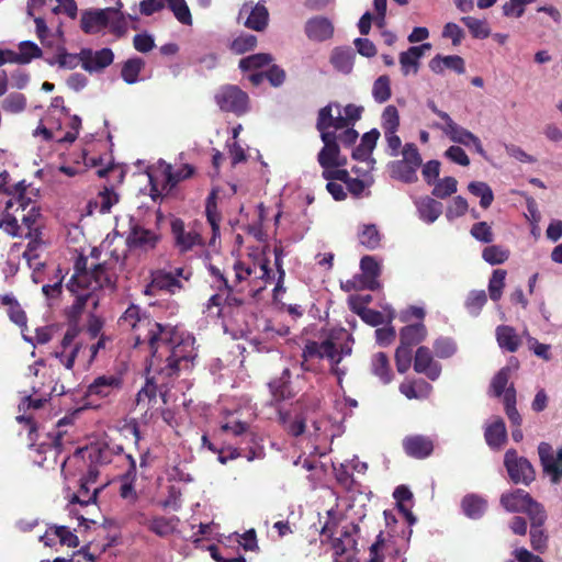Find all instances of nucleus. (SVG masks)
Wrapping results in <instances>:
<instances>
[{
  "instance_id": "nucleus-1",
  "label": "nucleus",
  "mask_w": 562,
  "mask_h": 562,
  "mask_svg": "<svg viewBox=\"0 0 562 562\" xmlns=\"http://www.w3.org/2000/svg\"><path fill=\"white\" fill-rule=\"evenodd\" d=\"M119 324L133 330L135 346H148L151 353L149 369L158 376L171 380L193 366L198 353L192 335L158 323L135 304L125 310Z\"/></svg>"
},
{
  "instance_id": "nucleus-2",
  "label": "nucleus",
  "mask_w": 562,
  "mask_h": 562,
  "mask_svg": "<svg viewBox=\"0 0 562 562\" xmlns=\"http://www.w3.org/2000/svg\"><path fill=\"white\" fill-rule=\"evenodd\" d=\"M38 191L30 189L24 180L14 184V193L5 202V209L0 218V229L12 237L33 238L40 236L36 226L41 216L37 202Z\"/></svg>"
},
{
  "instance_id": "nucleus-3",
  "label": "nucleus",
  "mask_w": 562,
  "mask_h": 562,
  "mask_svg": "<svg viewBox=\"0 0 562 562\" xmlns=\"http://www.w3.org/2000/svg\"><path fill=\"white\" fill-rule=\"evenodd\" d=\"M88 336L83 333V328L79 324L67 325L66 333L60 341V351L55 352V357L59 359L60 363L68 370L74 368L76 359L82 355L85 356L89 345L87 344Z\"/></svg>"
},
{
  "instance_id": "nucleus-4",
  "label": "nucleus",
  "mask_w": 562,
  "mask_h": 562,
  "mask_svg": "<svg viewBox=\"0 0 562 562\" xmlns=\"http://www.w3.org/2000/svg\"><path fill=\"white\" fill-rule=\"evenodd\" d=\"M234 270V280L229 282L225 271L221 270L218 267L214 265L209 266V272L211 277L217 282V289L220 291L226 290L227 292H233L238 284L244 281H250V283L255 284L254 277L257 274V263H246L245 261L237 260L233 265Z\"/></svg>"
},
{
  "instance_id": "nucleus-5",
  "label": "nucleus",
  "mask_w": 562,
  "mask_h": 562,
  "mask_svg": "<svg viewBox=\"0 0 562 562\" xmlns=\"http://www.w3.org/2000/svg\"><path fill=\"white\" fill-rule=\"evenodd\" d=\"M504 467L515 484L530 485L536 480V470L530 461L518 456L515 449H508L504 456Z\"/></svg>"
},
{
  "instance_id": "nucleus-6",
  "label": "nucleus",
  "mask_w": 562,
  "mask_h": 562,
  "mask_svg": "<svg viewBox=\"0 0 562 562\" xmlns=\"http://www.w3.org/2000/svg\"><path fill=\"white\" fill-rule=\"evenodd\" d=\"M501 505L509 513H522L532 517L537 510H546L544 506L537 502L527 491L516 488L503 493L499 498Z\"/></svg>"
},
{
  "instance_id": "nucleus-7",
  "label": "nucleus",
  "mask_w": 562,
  "mask_h": 562,
  "mask_svg": "<svg viewBox=\"0 0 562 562\" xmlns=\"http://www.w3.org/2000/svg\"><path fill=\"white\" fill-rule=\"evenodd\" d=\"M215 102L224 112H232L237 116L243 115L248 109V95L239 87L225 85L218 89Z\"/></svg>"
},
{
  "instance_id": "nucleus-8",
  "label": "nucleus",
  "mask_w": 562,
  "mask_h": 562,
  "mask_svg": "<svg viewBox=\"0 0 562 562\" xmlns=\"http://www.w3.org/2000/svg\"><path fill=\"white\" fill-rule=\"evenodd\" d=\"M122 387L123 379L121 375H99L88 385L85 397L89 405H93V397L98 400H108L116 395Z\"/></svg>"
},
{
  "instance_id": "nucleus-9",
  "label": "nucleus",
  "mask_w": 562,
  "mask_h": 562,
  "mask_svg": "<svg viewBox=\"0 0 562 562\" xmlns=\"http://www.w3.org/2000/svg\"><path fill=\"white\" fill-rule=\"evenodd\" d=\"M160 240L161 234L159 232L135 223L131 225L126 237V245L131 250L148 252L154 250Z\"/></svg>"
},
{
  "instance_id": "nucleus-10",
  "label": "nucleus",
  "mask_w": 562,
  "mask_h": 562,
  "mask_svg": "<svg viewBox=\"0 0 562 562\" xmlns=\"http://www.w3.org/2000/svg\"><path fill=\"white\" fill-rule=\"evenodd\" d=\"M538 454L542 471L550 477L551 483L558 484L562 479V448L554 454V450L549 442H540Z\"/></svg>"
},
{
  "instance_id": "nucleus-11",
  "label": "nucleus",
  "mask_w": 562,
  "mask_h": 562,
  "mask_svg": "<svg viewBox=\"0 0 562 562\" xmlns=\"http://www.w3.org/2000/svg\"><path fill=\"white\" fill-rule=\"evenodd\" d=\"M170 228L175 239V246L181 254L192 250L195 246L203 245L201 234L193 227L187 228L181 218H173L170 223Z\"/></svg>"
},
{
  "instance_id": "nucleus-12",
  "label": "nucleus",
  "mask_w": 562,
  "mask_h": 562,
  "mask_svg": "<svg viewBox=\"0 0 562 562\" xmlns=\"http://www.w3.org/2000/svg\"><path fill=\"white\" fill-rule=\"evenodd\" d=\"M80 56L81 67L90 74L103 71L114 60V53L108 47L97 52H93L91 48H82Z\"/></svg>"
},
{
  "instance_id": "nucleus-13",
  "label": "nucleus",
  "mask_w": 562,
  "mask_h": 562,
  "mask_svg": "<svg viewBox=\"0 0 562 562\" xmlns=\"http://www.w3.org/2000/svg\"><path fill=\"white\" fill-rule=\"evenodd\" d=\"M548 519L547 510H537L530 520V546L532 550L539 553H544L549 544V535L544 528Z\"/></svg>"
},
{
  "instance_id": "nucleus-14",
  "label": "nucleus",
  "mask_w": 562,
  "mask_h": 562,
  "mask_svg": "<svg viewBox=\"0 0 562 562\" xmlns=\"http://www.w3.org/2000/svg\"><path fill=\"white\" fill-rule=\"evenodd\" d=\"M136 519L139 525L145 526L150 532L160 538H166L172 535L179 524V518L177 516L166 517L157 515L147 517L145 514L140 513L137 515Z\"/></svg>"
},
{
  "instance_id": "nucleus-15",
  "label": "nucleus",
  "mask_w": 562,
  "mask_h": 562,
  "mask_svg": "<svg viewBox=\"0 0 562 562\" xmlns=\"http://www.w3.org/2000/svg\"><path fill=\"white\" fill-rule=\"evenodd\" d=\"M414 371L436 381L441 374V364L435 361L431 350L426 346L417 348L414 357Z\"/></svg>"
},
{
  "instance_id": "nucleus-16",
  "label": "nucleus",
  "mask_w": 562,
  "mask_h": 562,
  "mask_svg": "<svg viewBox=\"0 0 562 562\" xmlns=\"http://www.w3.org/2000/svg\"><path fill=\"white\" fill-rule=\"evenodd\" d=\"M239 15H247L245 26L250 30L261 32L268 25L269 12L265 3L261 1L256 4H252V2L244 3L239 11Z\"/></svg>"
},
{
  "instance_id": "nucleus-17",
  "label": "nucleus",
  "mask_w": 562,
  "mask_h": 562,
  "mask_svg": "<svg viewBox=\"0 0 562 562\" xmlns=\"http://www.w3.org/2000/svg\"><path fill=\"white\" fill-rule=\"evenodd\" d=\"M403 449L408 457L425 459L434 451V441L424 435H412L403 439Z\"/></svg>"
},
{
  "instance_id": "nucleus-18",
  "label": "nucleus",
  "mask_w": 562,
  "mask_h": 562,
  "mask_svg": "<svg viewBox=\"0 0 562 562\" xmlns=\"http://www.w3.org/2000/svg\"><path fill=\"white\" fill-rule=\"evenodd\" d=\"M305 34L311 41L324 42L333 37L334 25L325 16H314L305 23Z\"/></svg>"
},
{
  "instance_id": "nucleus-19",
  "label": "nucleus",
  "mask_w": 562,
  "mask_h": 562,
  "mask_svg": "<svg viewBox=\"0 0 562 562\" xmlns=\"http://www.w3.org/2000/svg\"><path fill=\"white\" fill-rule=\"evenodd\" d=\"M170 379H162L158 374L154 373L150 378H147L145 385L138 391L136 395V406L148 409L151 402L156 401L157 392L159 390L158 382H161L162 386H167Z\"/></svg>"
},
{
  "instance_id": "nucleus-20",
  "label": "nucleus",
  "mask_w": 562,
  "mask_h": 562,
  "mask_svg": "<svg viewBox=\"0 0 562 562\" xmlns=\"http://www.w3.org/2000/svg\"><path fill=\"white\" fill-rule=\"evenodd\" d=\"M431 45L424 43L419 46H411L407 50L400 54L401 69L404 76L411 71L417 74L419 68V59L424 56L426 50H429Z\"/></svg>"
},
{
  "instance_id": "nucleus-21",
  "label": "nucleus",
  "mask_w": 562,
  "mask_h": 562,
  "mask_svg": "<svg viewBox=\"0 0 562 562\" xmlns=\"http://www.w3.org/2000/svg\"><path fill=\"white\" fill-rule=\"evenodd\" d=\"M484 439L492 450H501L507 442V429L505 422L496 417L491 424L486 425Z\"/></svg>"
},
{
  "instance_id": "nucleus-22",
  "label": "nucleus",
  "mask_w": 562,
  "mask_h": 562,
  "mask_svg": "<svg viewBox=\"0 0 562 562\" xmlns=\"http://www.w3.org/2000/svg\"><path fill=\"white\" fill-rule=\"evenodd\" d=\"M291 378L292 374L290 369L285 368L281 372L280 376L273 379L269 383V390L274 402L279 403L294 396V392L291 386Z\"/></svg>"
},
{
  "instance_id": "nucleus-23",
  "label": "nucleus",
  "mask_w": 562,
  "mask_h": 562,
  "mask_svg": "<svg viewBox=\"0 0 562 562\" xmlns=\"http://www.w3.org/2000/svg\"><path fill=\"white\" fill-rule=\"evenodd\" d=\"M147 289L164 290L169 293H175L176 290L182 289V284L173 272L156 270L151 272V281ZM146 293H149V291L146 290Z\"/></svg>"
},
{
  "instance_id": "nucleus-24",
  "label": "nucleus",
  "mask_w": 562,
  "mask_h": 562,
  "mask_svg": "<svg viewBox=\"0 0 562 562\" xmlns=\"http://www.w3.org/2000/svg\"><path fill=\"white\" fill-rule=\"evenodd\" d=\"M360 268L363 274L364 288L375 291L379 289L380 283L378 278L381 273L379 262L372 256H363L360 260Z\"/></svg>"
},
{
  "instance_id": "nucleus-25",
  "label": "nucleus",
  "mask_w": 562,
  "mask_h": 562,
  "mask_svg": "<svg viewBox=\"0 0 562 562\" xmlns=\"http://www.w3.org/2000/svg\"><path fill=\"white\" fill-rule=\"evenodd\" d=\"M109 24V15L105 10L85 11L81 14L80 26L87 34H92Z\"/></svg>"
},
{
  "instance_id": "nucleus-26",
  "label": "nucleus",
  "mask_w": 562,
  "mask_h": 562,
  "mask_svg": "<svg viewBox=\"0 0 562 562\" xmlns=\"http://www.w3.org/2000/svg\"><path fill=\"white\" fill-rule=\"evenodd\" d=\"M427 336V329L424 323L418 322L404 326L400 330V345L412 348L422 342Z\"/></svg>"
},
{
  "instance_id": "nucleus-27",
  "label": "nucleus",
  "mask_w": 562,
  "mask_h": 562,
  "mask_svg": "<svg viewBox=\"0 0 562 562\" xmlns=\"http://www.w3.org/2000/svg\"><path fill=\"white\" fill-rule=\"evenodd\" d=\"M82 453V458H88L90 463L93 464H109L112 462V458L114 456V448H112L109 443H95L86 448L85 450H80Z\"/></svg>"
},
{
  "instance_id": "nucleus-28",
  "label": "nucleus",
  "mask_w": 562,
  "mask_h": 562,
  "mask_svg": "<svg viewBox=\"0 0 562 562\" xmlns=\"http://www.w3.org/2000/svg\"><path fill=\"white\" fill-rule=\"evenodd\" d=\"M334 549V562H352V557L346 555L349 548L356 550L357 541L351 538V531L346 529L341 532V537L334 538L331 541Z\"/></svg>"
},
{
  "instance_id": "nucleus-29",
  "label": "nucleus",
  "mask_w": 562,
  "mask_h": 562,
  "mask_svg": "<svg viewBox=\"0 0 562 562\" xmlns=\"http://www.w3.org/2000/svg\"><path fill=\"white\" fill-rule=\"evenodd\" d=\"M400 392L408 400H425L432 392L430 383L423 379L405 382L400 385Z\"/></svg>"
},
{
  "instance_id": "nucleus-30",
  "label": "nucleus",
  "mask_w": 562,
  "mask_h": 562,
  "mask_svg": "<svg viewBox=\"0 0 562 562\" xmlns=\"http://www.w3.org/2000/svg\"><path fill=\"white\" fill-rule=\"evenodd\" d=\"M417 211L419 213V217L428 223H434L442 213V203L430 198V196H424L420 198L416 202Z\"/></svg>"
},
{
  "instance_id": "nucleus-31",
  "label": "nucleus",
  "mask_w": 562,
  "mask_h": 562,
  "mask_svg": "<svg viewBox=\"0 0 562 562\" xmlns=\"http://www.w3.org/2000/svg\"><path fill=\"white\" fill-rule=\"evenodd\" d=\"M461 508L467 517L479 519L484 515L487 502L476 494H468L462 498Z\"/></svg>"
},
{
  "instance_id": "nucleus-32",
  "label": "nucleus",
  "mask_w": 562,
  "mask_h": 562,
  "mask_svg": "<svg viewBox=\"0 0 562 562\" xmlns=\"http://www.w3.org/2000/svg\"><path fill=\"white\" fill-rule=\"evenodd\" d=\"M393 497L396 501V506L398 510L404 515L408 525H414L416 522V517L413 515L411 510V506L407 503L413 501V493L406 485H398L393 493Z\"/></svg>"
},
{
  "instance_id": "nucleus-33",
  "label": "nucleus",
  "mask_w": 562,
  "mask_h": 562,
  "mask_svg": "<svg viewBox=\"0 0 562 562\" xmlns=\"http://www.w3.org/2000/svg\"><path fill=\"white\" fill-rule=\"evenodd\" d=\"M371 371L384 384H387L393 379V372L390 366L389 357L385 352H378L373 355L371 360Z\"/></svg>"
},
{
  "instance_id": "nucleus-34",
  "label": "nucleus",
  "mask_w": 562,
  "mask_h": 562,
  "mask_svg": "<svg viewBox=\"0 0 562 562\" xmlns=\"http://www.w3.org/2000/svg\"><path fill=\"white\" fill-rule=\"evenodd\" d=\"M89 301H92L93 306H97L98 300L95 299L94 294H92L90 292H85V293H78L76 295L75 302L72 303V305L69 307V310L67 312V318H68L67 325H71L72 323L79 324V318H80L82 312L85 311Z\"/></svg>"
},
{
  "instance_id": "nucleus-35",
  "label": "nucleus",
  "mask_w": 562,
  "mask_h": 562,
  "mask_svg": "<svg viewBox=\"0 0 562 562\" xmlns=\"http://www.w3.org/2000/svg\"><path fill=\"white\" fill-rule=\"evenodd\" d=\"M496 339L501 348L515 352L520 346V338L510 326L501 325L496 328Z\"/></svg>"
},
{
  "instance_id": "nucleus-36",
  "label": "nucleus",
  "mask_w": 562,
  "mask_h": 562,
  "mask_svg": "<svg viewBox=\"0 0 562 562\" xmlns=\"http://www.w3.org/2000/svg\"><path fill=\"white\" fill-rule=\"evenodd\" d=\"M94 277L92 268L86 272L74 273L67 283L69 291L77 293L79 290L87 291L93 294L97 290L94 289Z\"/></svg>"
},
{
  "instance_id": "nucleus-37",
  "label": "nucleus",
  "mask_w": 562,
  "mask_h": 562,
  "mask_svg": "<svg viewBox=\"0 0 562 562\" xmlns=\"http://www.w3.org/2000/svg\"><path fill=\"white\" fill-rule=\"evenodd\" d=\"M145 60L140 57L128 58L122 65L121 77L127 85L138 81L140 71L145 68Z\"/></svg>"
},
{
  "instance_id": "nucleus-38",
  "label": "nucleus",
  "mask_w": 562,
  "mask_h": 562,
  "mask_svg": "<svg viewBox=\"0 0 562 562\" xmlns=\"http://www.w3.org/2000/svg\"><path fill=\"white\" fill-rule=\"evenodd\" d=\"M205 214L214 236L220 232L221 213L217 210V191L213 189L206 198Z\"/></svg>"
},
{
  "instance_id": "nucleus-39",
  "label": "nucleus",
  "mask_w": 562,
  "mask_h": 562,
  "mask_svg": "<svg viewBox=\"0 0 562 562\" xmlns=\"http://www.w3.org/2000/svg\"><path fill=\"white\" fill-rule=\"evenodd\" d=\"M417 170L418 168L401 160L394 161L391 165L392 177L405 183H414L417 181Z\"/></svg>"
},
{
  "instance_id": "nucleus-40",
  "label": "nucleus",
  "mask_w": 562,
  "mask_h": 562,
  "mask_svg": "<svg viewBox=\"0 0 562 562\" xmlns=\"http://www.w3.org/2000/svg\"><path fill=\"white\" fill-rule=\"evenodd\" d=\"M386 554L391 555L392 553L384 538V532L380 531L375 541L369 548L368 562H384ZM401 562H406V559H402Z\"/></svg>"
},
{
  "instance_id": "nucleus-41",
  "label": "nucleus",
  "mask_w": 562,
  "mask_h": 562,
  "mask_svg": "<svg viewBox=\"0 0 562 562\" xmlns=\"http://www.w3.org/2000/svg\"><path fill=\"white\" fill-rule=\"evenodd\" d=\"M125 458L128 460L130 467L126 472V477H131L130 482H125L120 487V496L124 499H131L135 502L137 499V493L134 488L133 481L136 477V461L131 454H126Z\"/></svg>"
},
{
  "instance_id": "nucleus-42",
  "label": "nucleus",
  "mask_w": 562,
  "mask_h": 562,
  "mask_svg": "<svg viewBox=\"0 0 562 562\" xmlns=\"http://www.w3.org/2000/svg\"><path fill=\"white\" fill-rule=\"evenodd\" d=\"M471 194L480 198V205L483 209H488L494 200V194L491 187L486 182L473 181L468 186Z\"/></svg>"
},
{
  "instance_id": "nucleus-43",
  "label": "nucleus",
  "mask_w": 562,
  "mask_h": 562,
  "mask_svg": "<svg viewBox=\"0 0 562 562\" xmlns=\"http://www.w3.org/2000/svg\"><path fill=\"white\" fill-rule=\"evenodd\" d=\"M461 22L469 29L474 38L484 40L491 34V30L485 20H480L474 16H462Z\"/></svg>"
},
{
  "instance_id": "nucleus-44",
  "label": "nucleus",
  "mask_w": 562,
  "mask_h": 562,
  "mask_svg": "<svg viewBox=\"0 0 562 562\" xmlns=\"http://www.w3.org/2000/svg\"><path fill=\"white\" fill-rule=\"evenodd\" d=\"M512 368L509 366L503 367L492 379L490 390L492 395L495 397H501L503 393L507 390L508 382L510 379Z\"/></svg>"
},
{
  "instance_id": "nucleus-45",
  "label": "nucleus",
  "mask_w": 562,
  "mask_h": 562,
  "mask_svg": "<svg viewBox=\"0 0 562 562\" xmlns=\"http://www.w3.org/2000/svg\"><path fill=\"white\" fill-rule=\"evenodd\" d=\"M372 95L378 103H384L391 98L392 91L389 76L382 75L375 79L372 87Z\"/></svg>"
},
{
  "instance_id": "nucleus-46",
  "label": "nucleus",
  "mask_w": 562,
  "mask_h": 562,
  "mask_svg": "<svg viewBox=\"0 0 562 562\" xmlns=\"http://www.w3.org/2000/svg\"><path fill=\"white\" fill-rule=\"evenodd\" d=\"M507 272L504 269L493 271L488 282V293L492 301L496 302L502 297Z\"/></svg>"
},
{
  "instance_id": "nucleus-47",
  "label": "nucleus",
  "mask_w": 562,
  "mask_h": 562,
  "mask_svg": "<svg viewBox=\"0 0 562 562\" xmlns=\"http://www.w3.org/2000/svg\"><path fill=\"white\" fill-rule=\"evenodd\" d=\"M269 259L263 257L258 263H257V274L254 277L255 286L257 290H262L266 288V285L273 280V273L272 270L269 267Z\"/></svg>"
},
{
  "instance_id": "nucleus-48",
  "label": "nucleus",
  "mask_w": 562,
  "mask_h": 562,
  "mask_svg": "<svg viewBox=\"0 0 562 562\" xmlns=\"http://www.w3.org/2000/svg\"><path fill=\"white\" fill-rule=\"evenodd\" d=\"M194 171L195 169L192 165L184 164L176 171H172L171 166H167L165 173L167 182L170 184V187H175L180 181L191 178L194 175Z\"/></svg>"
},
{
  "instance_id": "nucleus-49",
  "label": "nucleus",
  "mask_w": 562,
  "mask_h": 562,
  "mask_svg": "<svg viewBox=\"0 0 562 562\" xmlns=\"http://www.w3.org/2000/svg\"><path fill=\"white\" fill-rule=\"evenodd\" d=\"M272 61V57L269 54L259 53L247 56L239 60V68L243 71H249L254 69H259L263 66L269 65Z\"/></svg>"
},
{
  "instance_id": "nucleus-50",
  "label": "nucleus",
  "mask_w": 562,
  "mask_h": 562,
  "mask_svg": "<svg viewBox=\"0 0 562 562\" xmlns=\"http://www.w3.org/2000/svg\"><path fill=\"white\" fill-rule=\"evenodd\" d=\"M509 254L507 248L492 245L483 249L482 257L490 265H501L509 258Z\"/></svg>"
},
{
  "instance_id": "nucleus-51",
  "label": "nucleus",
  "mask_w": 562,
  "mask_h": 562,
  "mask_svg": "<svg viewBox=\"0 0 562 562\" xmlns=\"http://www.w3.org/2000/svg\"><path fill=\"white\" fill-rule=\"evenodd\" d=\"M486 302L487 295L484 290H473L465 300V307L471 315L477 316Z\"/></svg>"
},
{
  "instance_id": "nucleus-52",
  "label": "nucleus",
  "mask_w": 562,
  "mask_h": 562,
  "mask_svg": "<svg viewBox=\"0 0 562 562\" xmlns=\"http://www.w3.org/2000/svg\"><path fill=\"white\" fill-rule=\"evenodd\" d=\"M458 181L453 177H445L435 183L431 194L438 199H447L457 192Z\"/></svg>"
},
{
  "instance_id": "nucleus-53",
  "label": "nucleus",
  "mask_w": 562,
  "mask_h": 562,
  "mask_svg": "<svg viewBox=\"0 0 562 562\" xmlns=\"http://www.w3.org/2000/svg\"><path fill=\"white\" fill-rule=\"evenodd\" d=\"M98 488H94L92 493H90V487L87 482H80V487L77 493H74L70 497V504H79L81 506H87L89 504H94L97 502Z\"/></svg>"
},
{
  "instance_id": "nucleus-54",
  "label": "nucleus",
  "mask_w": 562,
  "mask_h": 562,
  "mask_svg": "<svg viewBox=\"0 0 562 562\" xmlns=\"http://www.w3.org/2000/svg\"><path fill=\"white\" fill-rule=\"evenodd\" d=\"M19 53L21 57V65L31 63L33 59L43 56L42 49L37 44L31 41H23L19 44Z\"/></svg>"
},
{
  "instance_id": "nucleus-55",
  "label": "nucleus",
  "mask_w": 562,
  "mask_h": 562,
  "mask_svg": "<svg viewBox=\"0 0 562 562\" xmlns=\"http://www.w3.org/2000/svg\"><path fill=\"white\" fill-rule=\"evenodd\" d=\"M56 61L59 68L75 69L79 63L81 64L80 52L78 54L68 53L64 46L58 47Z\"/></svg>"
},
{
  "instance_id": "nucleus-56",
  "label": "nucleus",
  "mask_w": 562,
  "mask_h": 562,
  "mask_svg": "<svg viewBox=\"0 0 562 562\" xmlns=\"http://www.w3.org/2000/svg\"><path fill=\"white\" fill-rule=\"evenodd\" d=\"M2 109L9 113H20L26 108V97L23 93L14 92L10 93L2 101Z\"/></svg>"
},
{
  "instance_id": "nucleus-57",
  "label": "nucleus",
  "mask_w": 562,
  "mask_h": 562,
  "mask_svg": "<svg viewBox=\"0 0 562 562\" xmlns=\"http://www.w3.org/2000/svg\"><path fill=\"white\" fill-rule=\"evenodd\" d=\"M360 244L368 249H375L380 246L381 237L375 225H366L359 235Z\"/></svg>"
},
{
  "instance_id": "nucleus-58",
  "label": "nucleus",
  "mask_w": 562,
  "mask_h": 562,
  "mask_svg": "<svg viewBox=\"0 0 562 562\" xmlns=\"http://www.w3.org/2000/svg\"><path fill=\"white\" fill-rule=\"evenodd\" d=\"M167 2L179 22L184 25L192 24L191 12L186 0H167Z\"/></svg>"
},
{
  "instance_id": "nucleus-59",
  "label": "nucleus",
  "mask_w": 562,
  "mask_h": 562,
  "mask_svg": "<svg viewBox=\"0 0 562 562\" xmlns=\"http://www.w3.org/2000/svg\"><path fill=\"white\" fill-rule=\"evenodd\" d=\"M49 532L57 537L59 542L64 546L69 548H76L79 546L78 537L65 526H55L49 528V531H47L46 536H48Z\"/></svg>"
},
{
  "instance_id": "nucleus-60",
  "label": "nucleus",
  "mask_w": 562,
  "mask_h": 562,
  "mask_svg": "<svg viewBox=\"0 0 562 562\" xmlns=\"http://www.w3.org/2000/svg\"><path fill=\"white\" fill-rule=\"evenodd\" d=\"M434 351L438 358L447 359L456 353L457 346L451 338L439 337L434 341Z\"/></svg>"
},
{
  "instance_id": "nucleus-61",
  "label": "nucleus",
  "mask_w": 562,
  "mask_h": 562,
  "mask_svg": "<svg viewBox=\"0 0 562 562\" xmlns=\"http://www.w3.org/2000/svg\"><path fill=\"white\" fill-rule=\"evenodd\" d=\"M257 45V37L252 34H241L240 36L236 37L232 44L231 49L235 54H244L246 52H249L254 49Z\"/></svg>"
},
{
  "instance_id": "nucleus-62",
  "label": "nucleus",
  "mask_w": 562,
  "mask_h": 562,
  "mask_svg": "<svg viewBox=\"0 0 562 562\" xmlns=\"http://www.w3.org/2000/svg\"><path fill=\"white\" fill-rule=\"evenodd\" d=\"M117 202V195L113 189L104 188L101 191L94 202L95 206H99L101 214L109 213L111 207Z\"/></svg>"
},
{
  "instance_id": "nucleus-63",
  "label": "nucleus",
  "mask_w": 562,
  "mask_h": 562,
  "mask_svg": "<svg viewBox=\"0 0 562 562\" xmlns=\"http://www.w3.org/2000/svg\"><path fill=\"white\" fill-rule=\"evenodd\" d=\"M413 351L412 348H407L398 345L395 350V363L396 369L400 373H405L412 364Z\"/></svg>"
},
{
  "instance_id": "nucleus-64",
  "label": "nucleus",
  "mask_w": 562,
  "mask_h": 562,
  "mask_svg": "<svg viewBox=\"0 0 562 562\" xmlns=\"http://www.w3.org/2000/svg\"><path fill=\"white\" fill-rule=\"evenodd\" d=\"M330 63L336 69L342 72H349L352 68L351 55L338 48L333 52Z\"/></svg>"
}]
</instances>
